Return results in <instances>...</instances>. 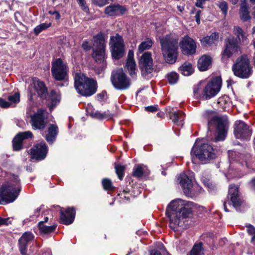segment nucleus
<instances>
[{
  "label": "nucleus",
  "mask_w": 255,
  "mask_h": 255,
  "mask_svg": "<svg viewBox=\"0 0 255 255\" xmlns=\"http://www.w3.org/2000/svg\"><path fill=\"white\" fill-rule=\"evenodd\" d=\"M8 100L11 103H17L20 101V95L18 93H15L8 97Z\"/></svg>",
  "instance_id": "obj_45"
},
{
  "label": "nucleus",
  "mask_w": 255,
  "mask_h": 255,
  "mask_svg": "<svg viewBox=\"0 0 255 255\" xmlns=\"http://www.w3.org/2000/svg\"><path fill=\"white\" fill-rule=\"evenodd\" d=\"M232 4L235 5L236 4L238 1L239 0H228Z\"/></svg>",
  "instance_id": "obj_63"
},
{
  "label": "nucleus",
  "mask_w": 255,
  "mask_h": 255,
  "mask_svg": "<svg viewBox=\"0 0 255 255\" xmlns=\"http://www.w3.org/2000/svg\"><path fill=\"white\" fill-rule=\"evenodd\" d=\"M50 97L52 105H56L60 101L59 95L54 90H52L50 92Z\"/></svg>",
  "instance_id": "obj_41"
},
{
  "label": "nucleus",
  "mask_w": 255,
  "mask_h": 255,
  "mask_svg": "<svg viewBox=\"0 0 255 255\" xmlns=\"http://www.w3.org/2000/svg\"><path fill=\"white\" fill-rule=\"evenodd\" d=\"M60 219L63 224L69 225L73 222L75 215V210L74 208H68L65 212L60 210Z\"/></svg>",
  "instance_id": "obj_22"
},
{
  "label": "nucleus",
  "mask_w": 255,
  "mask_h": 255,
  "mask_svg": "<svg viewBox=\"0 0 255 255\" xmlns=\"http://www.w3.org/2000/svg\"><path fill=\"white\" fill-rule=\"evenodd\" d=\"M247 232L250 235L252 236L251 242L254 243L255 241V228L250 225L247 226Z\"/></svg>",
  "instance_id": "obj_48"
},
{
  "label": "nucleus",
  "mask_w": 255,
  "mask_h": 255,
  "mask_svg": "<svg viewBox=\"0 0 255 255\" xmlns=\"http://www.w3.org/2000/svg\"><path fill=\"white\" fill-rule=\"evenodd\" d=\"M106 95V91H103L102 93L98 94L97 95L98 100H100V101L103 100Z\"/></svg>",
  "instance_id": "obj_56"
},
{
  "label": "nucleus",
  "mask_w": 255,
  "mask_h": 255,
  "mask_svg": "<svg viewBox=\"0 0 255 255\" xmlns=\"http://www.w3.org/2000/svg\"><path fill=\"white\" fill-rule=\"evenodd\" d=\"M153 44V41L149 38H147L145 41L142 42L138 47V52L141 53L145 50L149 49Z\"/></svg>",
  "instance_id": "obj_32"
},
{
  "label": "nucleus",
  "mask_w": 255,
  "mask_h": 255,
  "mask_svg": "<svg viewBox=\"0 0 255 255\" xmlns=\"http://www.w3.org/2000/svg\"><path fill=\"white\" fill-rule=\"evenodd\" d=\"M57 227V225H53L50 226H45L43 224V222H40L38 224L40 233L41 234H48L53 232Z\"/></svg>",
  "instance_id": "obj_29"
},
{
  "label": "nucleus",
  "mask_w": 255,
  "mask_h": 255,
  "mask_svg": "<svg viewBox=\"0 0 255 255\" xmlns=\"http://www.w3.org/2000/svg\"><path fill=\"white\" fill-rule=\"evenodd\" d=\"M33 84L38 95L43 99L46 98L47 95V89L44 83L37 79L34 80Z\"/></svg>",
  "instance_id": "obj_26"
},
{
  "label": "nucleus",
  "mask_w": 255,
  "mask_h": 255,
  "mask_svg": "<svg viewBox=\"0 0 255 255\" xmlns=\"http://www.w3.org/2000/svg\"><path fill=\"white\" fill-rule=\"evenodd\" d=\"M133 52L132 50H129L127 60H134L133 58Z\"/></svg>",
  "instance_id": "obj_59"
},
{
  "label": "nucleus",
  "mask_w": 255,
  "mask_h": 255,
  "mask_svg": "<svg viewBox=\"0 0 255 255\" xmlns=\"http://www.w3.org/2000/svg\"><path fill=\"white\" fill-rule=\"evenodd\" d=\"M191 153L204 164L209 162L217 157L215 150L211 145L207 143L199 144L197 140H196Z\"/></svg>",
  "instance_id": "obj_4"
},
{
  "label": "nucleus",
  "mask_w": 255,
  "mask_h": 255,
  "mask_svg": "<svg viewBox=\"0 0 255 255\" xmlns=\"http://www.w3.org/2000/svg\"><path fill=\"white\" fill-rule=\"evenodd\" d=\"M193 203L180 199L171 201L168 205L166 214L169 219L170 227L176 230L181 225L184 218H188L192 212Z\"/></svg>",
  "instance_id": "obj_1"
},
{
  "label": "nucleus",
  "mask_w": 255,
  "mask_h": 255,
  "mask_svg": "<svg viewBox=\"0 0 255 255\" xmlns=\"http://www.w3.org/2000/svg\"><path fill=\"white\" fill-rule=\"evenodd\" d=\"M127 11L125 6L120 4H111L105 8V14L109 16L120 15L124 14Z\"/></svg>",
  "instance_id": "obj_23"
},
{
  "label": "nucleus",
  "mask_w": 255,
  "mask_h": 255,
  "mask_svg": "<svg viewBox=\"0 0 255 255\" xmlns=\"http://www.w3.org/2000/svg\"><path fill=\"white\" fill-rule=\"evenodd\" d=\"M228 198H230L233 206L235 208L240 207L243 203V200L239 194L238 187L235 185L230 186Z\"/></svg>",
  "instance_id": "obj_20"
},
{
  "label": "nucleus",
  "mask_w": 255,
  "mask_h": 255,
  "mask_svg": "<svg viewBox=\"0 0 255 255\" xmlns=\"http://www.w3.org/2000/svg\"><path fill=\"white\" fill-rule=\"evenodd\" d=\"M201 12V10H198L197 11H196L195 16L196 21L197 23L198 24L200 23V16Z\"/></svg>",
  "instance_id": "obj_54"
},
{
  "label": "nucleus",
  "mask_w": 255,
  "mask_h": 255,
  "mask_svg": "<svg viewBox=\"0 0 255 255\" xmlns=\"http://www.w3.org/2000/svg\"><path fill=\"white\" fill-rule=\"evenodd\" d=\"M239 14L241 19L244 22L251 18L247 0H241Z\"/></svg>",
  "instance_id": "obj_24"
},
{
  "label": "nucleus",
  "mask_w": 255,
  "mask_h": 255,
  "mask_svg": "<svg viewBox=\"0 0 255 255\" xmlns=\"http://www.w3.org/2000/svg\"><path fill=\"white\" fill-rule=\"evenodd\" d=\"M22 140L17 135H16L12 140L13 149L18 151L22 147Z\"/></svg>",
  "instance_id": "obj_35"
},
{
  "label": "nucleus",
  "mask_w": 255,
  "mask_h": 255,
  "mask_svg": "<svg viewBox=\"0 0 255 255\" xmlns=\"http://www.w3.org/2000/svg\"><path fill=\"white\" fill-rule=\"evenodd\" d=\"M16 135L21 138L22 141L25 139L31 138L33 137V134L30 131L19 132Z\"/></svg>",
  "instance_id": "obj_42"
},
{
  "label": "nucleus",
  "mask_w": 255,
  "mask_h": 255,
  "mask_svg": "<svg viewBox=\"0 0 255 255\" xmlns=\"http://www.w3.org/2000/svg\"><path fill=\"white\" fill-rule=\"evenodd\" d=\"M68 71L69 68L67 63L61 58H58L53 62L51 73L55 80L62 81L65 79Z\"/></svg>",
  "instance_id": "obj_11"
},
{
  "label": "nucleus",
  "mask_w": 255,
  "mask_h": 255,
  "mask_svg": "<svg viewBox=\"0 0 255 255\" xmlns=\"http://www.w3.org/2000/svg\"><path fill=\"white\" fill-rule=\"evenodd\" d=\"M102 184L104 189L107 191H111L114 189L112 181L109 179H104L102 180Z\"/></svg>",
  "instance_id": "obj_40"
},
{
  "label": "nucleus",
  "mask_w": 255,
  "mask_h": 255,
  "mask_svg": "<svg viewBox=\"0 0 255 255\" xmlns=\"http://www.w3.org/2000/svg\"><path fill=\"white\" fill-rule=\"evenodd\" d=\"M9 220V218H2L0 217V226L2 225H8V221Z\"/></svg>",
  "instance_id": "obj_55"
},
{
  "label": "nucleus",
  "mask_w": 255,
  "mask_h": 255,
  "mask_svg": "<svg viewBox=\"0 0 255 255\" xmlns=\"http://www.w3.org/2000/svg\"><path fill=\"white\" fill-rule=\"evenodd\" d=\"M58 133V128L57 125L50 124L47 128V133L45 135V139L49 144H52L55 140Z\"/></svg>",
  "instance_id": "obj_25"
},
{
  "label": "nucleus",
  "mask_w": 255,
  "mask_h": 255,
  "mask_svg": "<svg viewBox=\"0 0 255 255\" xmlns=\"http://www.w3.org/2000/svg\"><path fill=\"white\" fill-rule=\"evenodd\" d=\"M250 185L252 189L255 190V178L250 181Z\"/></svg>",
  "instance_id": "obj_62"
},
{
  "label": "nucleus",
  "mask_w": 255,
  "mask_h": 255,
  "mask_svg": "<svg viewBox=\"0 0 255 255\" xmlns=\"http://www.w3.org/2000/svg\"><path fill=\"white\" fill-rule=\"evenodd\" d=\"M177 180L181 185L186 196L192 197L194 195V193L192 190L193 185L191 179H190L185 174L182 173L178 177Z\"/></svg>",
  "instance_id": "obj_16"
},
{
  "label": "nucleus",
  "mask_w": 255,
  "mask_h": 255,
  "mask_svg": "<svg viewBox=\"0 0 255 255\" xmlns=\"http://www.w3.org/2000/svg\"><path fill=\"white\" fill-rule=\"evenodd\" d=\"M213 124L216 125L218 131L216 140L217 141L224 140L228 126L227 118L225 117L219 116L213 117L208 122V128H210L211 126Z\"/></svg>",
  "instance_id": "obj_9"
},
{
  "label": "nucleus",
  "mask_w": 255,
  "mask_h": 255,
  "mask_svg": "<svg viewBox=\"0 0 255 255\" xmlns=\"http://www.w3.org/2000/svg\"><path fill=\"white\" fill-rule=\"evenodd\" d=\"M49 13L50 14H52V15L55 14L56 15L55 18L56 19H59L60 18V14L59 13V12L57 11H56V10H54V11L50 10L49 11Z\"/></svg>",
  "instance_id": "obj_57"
},
{
  "label": "nucleus",
  "mask_w": 255,
  "mask_h": 255,
  "mask_svg": "<svg viewBox=\"0 0 255 255\" xmlns=\"http://www.w3.org/2000/svg\"><path fill=\"white\" fill-rule=\"evenodd\" d=\"M211 64V58L206 55L202 56L198 61V68L200 71H204L208 69Z\"/></svg>",
  "instance_id": "obj_28"
},
{
  "label": "nucleus",
  "mask_w": 255,
  "mask_h": 255,
  "mask_svg": "<svg viewBox=\"0 0 255 255\" xmlns=\"http://www.w3.org/2000/svg\"><path fill=\"white\" fill-rule=\"evenodd\" d=\"M159 42L165 61L169 64L174 63L178 54V39L171 34H168L160 37Z\"/></svg>",
  "instance_id": "obj_2"
},
{
  "label": "nucleus",
  "mask_w": 255,
  "mask_h": 255,
  "mask_svg": "<svg viewBox=\"0 0 255 255\" xmlns=\"http://www.w3.org/2000/svg\"><path fill=\"white\" fill-rule=\"evenodd\" d=\"M201 43L202 46L207 47L212 45L213 43V41H212L209 36H206L203 38L201 40Z\"/></svg>",
  "instance_id": "obj_47"
},
{
  "label": "nucleus",
  "mask_w": 255,
  "mask_h": 255,
  "mask_svg": "<svg viewBox=\"0 0 255 255\" xmlns=\"http://www.w3.org/2000/svg\"><path fill=\"white\" fill-rule=\"evenodd\" d=\"M150 255H161V253L156 250H152Z\"/></svg>",
  "instance_id": "obj_60"
},
{
  "label": "nucleus",
  "mask_w": 255,
  "mask_h": 255,
  "mask_svg": "<svg viewBox=\"0 0 255 255\" xmlns=\"http://www.w3.org/2000/svg\"><path fill=\"white\" fill-rule=\"evenodd\" d=\"M234 33L237 36L238 43L239 41H242L244 44H248L249 40L247 38V35L245 32L238 26H235L234 27Z\"/></svg>",
  "instance_id": "obj_27"
},
{
  "label": "nucleus",
  "mask_w": 255,
  "mask_h": 255,
  "mask_svg": "<svg viewBox=\"0 0 255 255\" xmlns=\"http://www.w3.org/2000/svg\"><path fill=\"white\" fill-rule=\"evenodd\" d=\"M30 124L33 129H43L47 124V118L44 115V111L39 109L37 112L30 115Z\"/></svg>",
  "instance_id": "obj_14"
},
{
  "label": "nucleus",
  "mask_w": 255,
  "mask_h": 255,
  "mask_svg": "<svg viewBox=\"0 0 255 255\" xmlns=\"http://www.w3.org/2000/svg\"><path fill=\"white\" fill-rule=\"evenodd\" d=\"M179 70L184 76L191 75L194 72V68L192 65L189 62L184 63L179 67Z\"/></svg>",
  "instance_id": "obj_30"
},
{
  "label": "nucleus",
  "mask_w": 255,
  "mask_h": 255,
  "mask_svg": "<svg viewBox=\"0 0 255 255\" xmlns=\"http://www.w3.org/2000/svg\"><path fill=\"white\" fill-rule=\"evenodd\" d=\"M166 77L170 84H175L178 80V75L176 72H172L170 73H168Z\"/></svg>",
  "instance_id": "obj_39"
},
{
  "label": "nucleus",
  "mask_w": 255,
  "mask_h": 255,
  "mask_svg": "<svg viewBox=\"0 0 255 255\" xmlns=\"http://www.w3.org/2000/svg\"><path fill=\"white\" fill-rule=\"evenodd\" d=\"M218 6L221 10L223 12L224 15L226 16L228 10V3L225 1H221L219 2Z\"/></svg>",
  "instance_id": "obj_43"
},
{
  "label": "nucleus",
  "mask_w": 255,
  "mask_h": 255,
  "mask_svg": "<svg viewBox=\"0 0 255 255\" xmlns=\"http://www.w3.org/2000/svg\"><path fill=\"white\" fill-rule=\"evenodd\" d=\"M111 81L114 87L118 90H126L131 85L129 78L124 72L122 69H118L112 72Z\"/></svg>",
  "instance_id": "obj_8"
},
{
  "label": "nucleus",
  "mask_w": 255,
  "mask_h": 255,
  "mask_svg": "<svg viewBox=\"0 0 255 255\" xmlns=\"http://www.w3.org/2000/svg\"><path fill=\"white\" fill-rule=\"evenodd\" d=\"M34 236L30 232H25L18 240L19 249L22 255H27V248L29 243L33 240Z\"/></svg>",
  "instance_id": "obj_21"
},
{
  "label": "nucleus",
  "mask_w": 255,
  "mask_h": 255,
  "mask_svg": "<svg viewBox=\"0 0 255 255\" xmlns=\"http://www.w3.org/2000/svg\"><path fill=\"white\" fill-rule=\"evenodd\" d=\"M145 109L146 111L150 112H155L157 111V106H147L145 108Z\"/></svg>",
  "instance_id": "obj_51"
},
{
  "label": "nucleus",
  "mask_w": 255,
  "mask_h": 255,
  "mask_svg": "<svg viewBox=\"0 0 255 255\" xmlns=\"http://www.w3.org/2000/svg\"><path fill=\"white\" fill-rule=\"evenodd\" d=\"M143 173V169L141 166H138L134 169L132 175L134 177L140 178L142 176Z\"/></svg>",
  "instance_id": "obj_44"
},
{
  "label": "nucleus",
  "mask_w": 255,
  "mask_h": 255,
  "mask_svg": "<svg viewBox=\"0 0 255 255\" xmlns=\"http://www.w3.org/2000/svg\"><path fill=\"white\" fill-rule=\"evenodd\" d=\"M74 86L77 92L83 96H91L97 91L96 82L94 80L81 77L78 74L75 75Z\"/></svg>",
  "instance_id": "obj_6"
},
{
  "label": "nucleus",
  "mask_w": 255,
  "mask_h": 255,
  "mask_svg": "<svg viewBox=\"0 0 255 255\" xmlns=\"http://www.w3.org/2000/svg\"><path fill=\"white\" fill-rule=\"evenodd\" d=\"M209 37L212 41H213V43H215L219 39V33L217 32L213 33L209 36Z\"/></svg>",
  "instance_id": "obj_50"
},
{
  "label": "nucleus",
  "mask_w": 255,
  "mask_h": 255,
  "mask_svg": "<svg viewBox=\"0 0 255 255\" xmlns=\"http://www.w3.org/2000/svg\"><path fill=\"white\" fill-rule=\"evenodd\" d=\"M93 4L99 7H103L108 3V0H91Z\"/></svg>",
  "instance_id": "obj_46"
},
{
  "label": "nucleus",
  "mask_w": 255,
  "mask_h": 255,
  "mask_svg": "<svg viewBox=\"0 0 255 255\" xmlns=\"http://www.w3.org/2000/svg\"><path fill=\"white\" fill-rule=\"evenodd\" d=\"M92 57L95 61L101 64V67L104 68L106 64L105 62V40L104 34L100 32L93 37Z\"/></svg>",
  "instance_id": "obj_5"
},
{
  "label": "nucleus",
  "mask_w": 255,
  "mask_h": 255,
  "mask_svg": "<svg viewBox=\"0 0 255 255\" xmlns=\"http://www.w3.org/2000/svg\"><path fill=\"white\" fill-rule=\"evenodd\" d=\"M126 167L121 164H117L115 165L116 172L120 180H123L124 175V172Z\"/></svg>",
  "instance_id": "obj_36"
},
{
  "label": "nucleus",
  "mask_w": 255,
  "mask_h": 255,
  "mask_svg": "<svg viewBox=\"0 0 255 255\" xmlns=\"http://www.w3.org/2000/svg\"><path fill=\"white\" fill-rule=\"evenodd\" d=\"M179 44L183 54L189 55L195 53L196 48L195 42L189 36H185L183 37Z\"/></svg>",
  "instance_id": "obj_17"
},
{
  "label": "nucleus",
  "mask_w": 255,
  "mask_h": 255,
  "mask_svg": "<svg viewBox=\"0 0 255 255\" xmlns=\"http://www.w3.org/2000/svg\"><path fill=\"white\" fill-rule=\"evenodd\" d=\"M10 104L5 101L2 98H0V107L2 108H7L10 107Z\"/></svg>",
  "instance_id": "obj_49"
},
{
  "label": "nucleus",
  "mask_w": 255,
  "mask_h": 255,
  "mask_svg": "<svg viewBox=\"0 0 255 255\" xmlns=\"http://www.w3.org/2000/svg\"><path fill=\"white\" fill-rule=\"evenodd\" d=\"M139 64L142 72L147 74L151 73L153 70V61L151 53L145 52L141 57Z\"/></svg>",
  "instance_id": "obj_19"
},
{
  "label": "nucleus",
  "mask_w": 255,
  "mask_h": 255,
  "mask_svg": "<svg viewBox=\"0 0 255 255\" xmlns=\"http://www.w3.org/2000/svg\"><path fill=\"white\" fill-rule=\"evenodd\" d=\"M194 95H198L199 94V88L198 86L195 87L194 88Z\"/></svg>",
  "instance_id": "obj_61"
},
{
  "label": "nucleus",
  "mask_w": 255,
  "mask_h": 255,
  "mask_svg": "<svg viewBox=\"0 0 255 255\" xmlns=\"http://www.w3.org/2000/svg\"><path fill=\"white\" fill-rule=\"evenodd\" d=\"M207 0H197L195 5L198 7L201 8H203V4L204 2L207 1Z\"/></svg>",
  "instance_id": "obj_53"
},
{
  "label": "nucleus",
  "mask_w": 255,
  "mask_h": 255,
  "mask_svg": "<svg viewBox=\"0 0 255 255\" xmlns=\"http://www.w3.org/2000/svg\"><path fill=\"white\" fill-rule=\"evenodd\" d=\"M90 116L94 118L103 120L105 119H112L114 115L111 114L109 111H106L103 113H101L99 111L92 112L90 114Z\"/></svg>",
  "instance_id": "obj_31"
},
{
  "label": "nucleus",
  "mask_w": 255,
  "mask_h": 255,
  "mask_svg": "<svg viewBox=\"0 0 255 255\" xmlns=\"http://www.w3.org/2000/svg\"><path fill=\"white\" fill-rule=\"evenodd\" d=\"M126 67L129 75L133 77L135 75L136 64L134 60H127Z\"/></svg>",
  "instance_id": "obj_33"
},
{
  "label": "nucleus",
  "mask_w": 255,
  "mask_h": 255,
  "mask_svg": "<svg viewBox=\"0 0 255 255\" xmlns=\"http://www.w3.org/2000/svg\"><path fill=\"white\" fill-rule=\"evenodd\" d=\"M110 45L112 48V56L116 59L122 57L125 53L124 41L121 36L117 34L110 38Z\"/></svg>",
  "instance_id": "obj_12"
},
{
  "label": "nucleus",
  "mask_w": 255,
  "mask_h": 255,
  "mask_svg": "<svg viewBox=\"0 0 255 255\" xmlns=\"http://www.w3.org/2000/svg\"><path fill=\"white\" fill-rule=\"evenodd\" d=\"M82 47L86 51L89 50L91 49V46L89 45V42L87 40L83 42L82 44Z\"/></svg>",
  "instance_id": "obj_52"
},
{
  "label": "nucleus",
  "mask_w": 255,
  "mask_h": 255,
  "mask_svg": "<svg viewBox=\"0 0 255 255\" xmlns=\"http://www.w3.org/2000/svg\"><path fill=\"white\" fill-rule=\"evenodd\" d=\"M239 48L238 40L234 36H229L224 41V47L221 53V60L223 62H227L234 53L238 51Z\"/></svg>",
  "instance_id": "obj_10"
},
{
  "label": "nucleus",
  "mask_w": 255,
  "mask_h": 255,
  "mask_svg": "<svg viewBox=\"0 0 255 255\" xmlns=\"http://www.w3.org/2000/svg\"><path fill=\"white\" fill-rule=\"evenodd\" d=\"M234 75L240 78H249L252 74V66L250 59L246 55L238 58L232 66Z\"/></svg>",
  "instance_id": "obj_7"
},
{
  "label": "nucleus",
  "mask_w": 255,
  "mask_h": 255,
  "mask_svg": "<svg viewBox=\"0 0 255 255\" xmlns=\"http://www.w3.org/2000/svg\"><path fill=\"white\" fill-rule=\"evenodd\" d=\"M48 148L44 142H41L30 149V153L33 159L40 160L46 156Z\"/></svg>",
  "instance_id": "obj_18"
},
{
  "label": "nucleus",
  "mask_w": 255,
  "mask_h": 255,
  "mask_svg": "<svg viewBox=\"0 0 255 255\" xmlns=\"http://www.w3.org/2000/svg\"><path fill=\"white\" fill-rule=\"evenodd\" d=\"M183 114L181 111L173 112L170 113L169 117L174 123H177Z\"/></svg>",
  "instance_id": "obj_37"
},
{
  "label": "nucleus",
  "mask_w": 255,
  "mask_h": 255,
  "mask_svg": "<svg viewBox=\"0 0 255 255\" xmlns=\"http://www.w3.org/2000/svg\"><path fill=\"white\" fill-rule=\"evenodd\" d=\"M83 10L85 11V12L89 13V7L86 5V3H84L83 4H81L80 5Z\"/></svg>",
  "instance_id": "obj_58"
},
{
  "label": "nucleus",
  "mask_w": 255,
  "mask_h": 255,
  "mask_svg": "<svg viewBox=\"0 0 255 255\" xmlns=\"http://www.w3.org/2000/svg\"><path fill=\"white\" fill-rule=\"evenodd\" d=\"M21 190L20 179L17 175H12L10 182L0 188V204L13 202L18 196Z\"/></svg>",
  "instance_id": "obj_3"
},
{
  "label": "nucleus",
  "mask_w": 255,
  "mask_h": 255,
  "mask_svg": "<svg viewBox=\"0 0 255 255\" xmlns=\"http://www.w3.org/2000/svg\"><path fill=\"white\" fill-rule=\"evenodd\" d=\"M50 26H51L50 23H41V24L38 25L36 27H35V28L34 29L35 34L37 35L41 31H42L43 30L49 27Z\"/></svg>",
  "instance_id": "obj_38"
},
{
  "label": "nucleus",
  "mask_w": 255,
  "mask_h": 255,
  "mask_svg": "<svg viewBox=\"0 0 255 255\" xmlns=\"http://www.w3.org/2000/svg\"><path fill=\"white\" fill-rule=\"evenodd\" d=\"M78 4L80 5L81 4H83L84 3H86L85 0H77Z\"/></svg>",
  "instance_id": "obj_64"
},
{
  "label": "nucleus",
  "mask_w": 255,
  "mask_h": 255,
  "mask_svg": "<svg viewBox=\"0 0 255 255\" xmlns=\"http://www.w3.org/2000/svg\"><path fill=\"white\" fill-rule=\"evenodd\" d=\"M234 134L237 138L248 140L252 135V130L245 123L236 121L234 125Z\"/></svg>",
  "instance_id": "obj_15"
},
{
  "label": "nucleus",
  "mask_w": 255,
  "mask_h": 255,
  "mask_svg": "<svg viewBox=\"0 0 255 255\" xmlns=\"http://www.w3.org/2000/svg\"><path fill=\"white\" fill-rule=\"evenodd\" d=\"M222 86V80L219 77H216L208 83L203 90V95L206 99H210L216 96L220 91Z\"/></svg>",
  "instance_id": "obj_13"
},
{
  "label": "nucleus",
  "mask_w": 255,
  "mask_h": 255,
  "mask_svg": "<svg viewBox=\"0 0 255 255\" xmlns=\"http://www.w3.org/2000/svg\"><path fill=\"white\" fill-rule=\"evenodd\" d=\"M202 246L203 244L202 243L195 244L191 251L190 255H203L204 253Z\"/></svg>",
  "instance_id": "obj_34"
}]
</instances>
